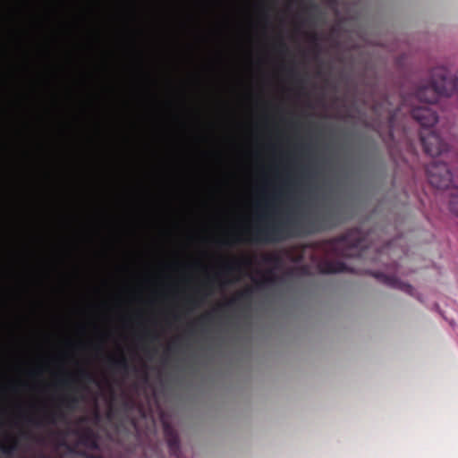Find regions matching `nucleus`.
Returning a JSON list of instances; mask_svg holds the SVG:
<instances>
[{
    "instance_id": "nucleus-12",
    "label": "nucleus",
    "mask_w": 458,
    "mask_h": 458,
    "mask_svg": "<svg viewBox=\"0 0 458 458\" xmlns=\"http://www.w3.org/2000/svg\"><path fill=\"white\" fill-rule=\"evenodd\" d=\"M108 366L112 370L123 372L124 374L128 373L130 369V364L123 355H121L117 359L109 358Z\"/></svg>"
},
{
    "instance_id": "nucleus-8",
    "label": "nucleus",
    "mask_w": 458,
    "mask_h": 458,
    "mask_svg": "<svg viewBox=\"0 0 458 458\" xmlns=\"http://www.w3.org/2000/svg\"><path fill=\"white\" fill-rule=\"evenodd\" d=\"M375 277L387 286L399 289L410 295H413L414 288L411 284L401 281L394 276H387L384 273H377L375 274Z\"/></svg>"
},
{
    "instance_id": "nucleus-2",
    "label": "nucleus",
    "mask_w": 458,
    "mask_h": 458,
    "mask_svg": "<svg viewBox=\"0 0 458 458\" xmlns=\"http://www.w3.org/2000/svg\"><path fill=\"white\" fill-rule=\"evenodd\" d=\"M296 184V181L287 182V186ZM288 192H290V187H288L287 192L283 191L276 192L272 196V201L267 202L266 206L267 208H273V216L266 213L259 216V219L264 221V225L256 227L252 231L253 242L262 243L279 242L303 233L330 230L343 223L344 219L341 215L331 208L309 219L307 223L296 217L294 216L295 212L290 208L286 209L285 212H278L274 204L281 202L284 198L290 199Z\"/></svg>"
},
{
    "instance_id": "nucleus-5",
    "label": "nucleus",
    "mask_w": 458,
    "mask_h": 458,
    "mask_svg": "<svg viewBox=\"0 0 458 458\" xmlns=\"http://www.w3.org/2000/svg\"><path fill=\"white\" fill-rule=\"evenodd\" d=\"M434 74L435 76H439L442 85H438V81H437L430 87L422 89L420 94L429 92L431 100L437 98V96L441 93L450 94V92H456L458 96V77L450 76L445 67L438 68Z\"/></svg>"
},
{
    "instance_id": "nucleus-3",
    "label": "nucleus",
    "mask_w": 458,
    "mask_h": 458,
    "mask_svg": "<svg viewBox=\"0 0 458 458\" xmlns=\"http://www.w3.org/2000/svg\"><path fill=\"white\" fill-rule=\"evenodd\" d=\"M330 247L338 256L352 257L365 247L364 239L358 229H351L341 236L331 240Z\"/></svg>"
},
{
    "instance_id": "nucleus-7",
    "label": "nucleus",
    "mask_w": 458,
    "mask_h": 458,
    "mask_svg": "<svg viewBox=\"0 0 458 458\" xmlns=\"http://www.w3.org/2000/svg\"><path fill=\"white\" fill-rule=\"evenodd\" d=\"M164 436L167 443V446L171 454L179 456L180 439L177 431L168 422H164Z\"/></svg>"
},
{
    "instance_id": "nucleus-14",
    "label": "nucleus",
    "mask_w": 458,
    "mask_h": 458,
    "mask_svg": "<svg viewBox=\"0 0 458 458\" xmlns=\"http://www.w3.org/2000/svg\"><path fill=\"white\" fill-rule=\"evenodd\" d=\"M18 448V440L14 437L9 439V443H1L0 451L5 455H12Z\"/></svg>"
},
{
    "instance_id": "nucleus-16",
    "label": "nucleus",
    "mask_w": 458,
    "mask_h": 458,
    "mask_svg": "<svg viewBox=\"0 0 458 458\" xmlns=\"http://www.w3.org/2000/svg\"><path fill=\"white\" fill-rule=\"evenodd\" d=\"M244 264V265H250V260L249 259H244L241 261H235L233 263H230L228 265H226L225 267V269L227 272H233V271H238L240 270L241 268V266Z\"/></svg>"
},
{
    "instance_id": "nucleus-6",
    "label": "nucleus",
    "mask_w": 458,
    "mask_h": 458,
    "mask_svg": "<svg viewBox=\"0 0 458 458\" xmlns=\"http://www.w3.org/2000/svg\"><path fill=\"white\" fill-rule=\"evenodd\" d=\"M66 419L64 411L61 408L47 411L40 418L29 417L27 421L34 426L41 427L43 425H55L59 421H64Z\"/></svg>"
},
{
    "instance_id": "nucleus-13",
    "label": "nucleus",
    "mask_w": 458,
    "mask_h": 458,
    "mask_svg": "<svg viewBox=\"0 0 458 458\" xmlns=\"http://www.w3.org/2000/svg\"><path fill=\"white\" fill-rule=\"evenodd\" d=\"M449 196V209L458 217V187L450 189ZM458 223V221H457Z\"/></svg>"
},
{
    "instance_id": "nucleus-1",
    "label": "nucleus",
    "mask_w": 458,
    "mask_h": 458,
    "mask_svg": "<svg viewBox=\"0 0 458 458\" xmlns=\"http://www.w3.org/2000/svg\"><path fill=\"white\" fill-rule=\"evenodd\" d=\"M441 66L435 67L430 72V79L425 84L420 85L415 92L408 97H401V105L395 109H392V104L387 97H384L380 101H375L372 105L373 112L382 118L386 116L387 125L389 129V136H394L395 129V123L401 112L407 111L411 116L420 123L422 130L420 131V139L425 153L431 157H437L447 151L448 145L445 142L438 134L430 130L434 126L438 116L437 112L433 109L432 105L437 103L442 97H450L456 95V92H450V94L441 93L436 99H430V93L425 92L420 94V91L428 87L433 85L437 81L438 85H442L439 76H435V72Z\"/></svg>"
},
{
    "instance_id": "nucleus-24",
    "label": "nucleus",
    "mask_w": 458,
    "mask_h": 458,
    "mask_svg": "<svg viewBox=\"0 0 458 458\" xmlns=\"http://www.w3.org/2000/svg\"><path fill=\"white\" fill-rule=\"evenodd\" d=\"M188 302L193 306H197L199 304V301L196 299H189Z\"/></svg>"
},
{
    "instance_id": "nucleus-15",
    "label": "nucleus",
    "mask_w": 458,
    "mask_h": 458,
    "mask_svg": "<svg viewBox=\"0 0 458 458\" xmlns=\"http://www.w3.org/2000/svg\"><path fill=\"white\" fill-rule=\"evenodd\" d=\"M79 403V398L76 395H65L60 400V405L67 410L72 411Z\"/></svg>"
},
{
    "instance_id": "nucleus-26",
    "label": "nucleus",
    "mask_w": 458,
    "mask_h": 458,
    "mask_svg": "<svg viewBox=\"0 0 458 458\" xmlns=\"http://www.w3.org/2000/svg\"><path fill=\"white\" fill-rule=\"evenodd\" d=\"M172 350H173V346H172V345H170V346L167 348V350H166V351H167V352H171Z\"/></svg>"
},
{
    "instance_id": "nucleus-18",
    "label": "nucleus",
    "mask_w": 458,
    "mask_h": 458,
    "mask_svg": "<svg viewBox=\"0 0 458 458\" xmlns=\"http://www.w3.org/2000/svg\"><path fill=\"white\" fill-rule=\"evenodd\" d=\"M78 375H79L80 378L82 380H85L88 382H92L94 380L93 375L86 369H81L79 371Z\"/></svg>"
},
{
    "instance_id": "nucleus-10",
    "label": "nucleus",
    "mask_w": 458,
    "mask_h": 458,
    "mask_svg": "<svg viewBox=\"0 0 458 458\" xmlns=\"http://www.w3.org/2000/svg\"><path fill=\"white\" fill-rule=\"evenodd\" d=\"M253 289L246 288L241 292H238L231 300L226 301L223 307L232 308L238 306L243 302H249L252 299Z\"/></svg>"
},
{
    "instance_id": "nucleus-22",
    "label": "nucleus",
    "mask_w": 458,
    "mask_h": 458,
    "mask_svg": "<svg viewBox=\"0 0 458 458\" xmlns=\"http://www.w3.org/2000/svg\"><path fill=\"white\" fill-rule=\"evenodd\" d=\"M61 385L65 386V387H69L70 386V384H71V381L70 379H63L60 381Z\"/></svg>"
},
{
    "instance_id": "nucleus-4",
    "label": "nucleus",
    "mask_w": 458,
    "mask_h": 458,
    "mask_svg": "<svg viewBox=\"0 0 458 458\" xmlns=\"http://www.w3.org/2000/svg\"><path fill=\"white\" fill-rule=\"evenodd\" d=\"M428 182L437 189L445 190L453 184V174L449 166L443 162L433 160L426 166Z\"/></svg>"
},
{
    "instance_id": "nucleus-17",
    "label": "nucleus",
    "mask_w": 458,
    "mask_h": 458,
    "mask_svg": "<svg viewBox=\"0 0 458 458\" xmlns=\"http://www.w3.org/2000/svg\"><path fill=\"white\" fill-rule=\"evenodd\" d=\"M276 277L274 276H266L262 280L256 282V286L259 289H263L268 284H272L276 282Z\"/></svg>"
},
{
    "instance_id": "nucleus-27",
    "label": "nucleus",
    "mask_w": 458,
    "mask_h": 458,
    "mask_svg": "<svg viewBox=\"0 0 458 458\" xmlns=\"http://www.w3.org/2000/svg\"><path fill=\"white\" fill-rule=\"evenodd\" d=\"M223 244L229 245V242H223Z\"/></svg>"
},
{
    "instance_id": "nucleus-9",
    "label": "nucleus",
    "mask_w": 458,
    "mask_h": 458,
    "mask_svg": "<svg viewBox=\"0 0 458 458\" xmlns=\"http://www.w3.org/2000/svg\"><path fill=\"white\" fill-rule=\"evenodd\" d=\"M318 269L322 274H335L346 272L347 266L342 261L324 260L319 263Z\"/></svg>"
},
{
    "instance_id": "nucleus-21",
    "label": "nucleus",
    "mask_w": 458,
    "mask_h": 458,
    "mask_svg": "<svg viewBox=\"0 0 458 458\" xmlns=\"http://www.w3.org/2000/svg\"><path fill=\"white\" fill-rule=\"evenodd\" d=\"M301 178L302 179H311L313 178V174L308 171L307 169H302L301 171Z\"/></svg>"
},
{
    "instance_id": "nucleus-23",
    "label": "nucleus",
    "mask_w": 458,
    "mask_h": 458,
    "mask_svg": "<svg viewBox=\"0 0 458 458\" xmlns=\"http://www.w3.org/2000/svg\"><path fill=\"white\" fill-rule=\"evenodd\" d=\"M310 41L312 42H317L318 41V35L316 33H312L310 34Z\"/></svg>"
},
{
    "instance_id": "nucleus-11",
    "label": "nucleus",
    "mask_w": 458,
    "mask_h": 458,
    "mask_svg": "<svg viewBox=\"0 0 458 458\" xmlns=\"http://www.w3.org/2000/svg\"><path fill=\"white\" fill-rule=\"evenodd\" d=\"M79 442L89 448L97 449L98 447V437L89 428L83 429L79 434Z\"/></svg>"
},
{
    "instance_id": "nucleus-25",
    "label": "nucleus",
    "mask_w": 458,
    "mask_h": 458,
    "mask_svg": "<svg viewBox=\"0 0 458 458\" xmlns=\"http://www.w3.org/2000/svg\"><path fill=\"white\" fill-rule=\"evenodd\" d=\"M287 71L291 76L296 75V72L293 67H290Z\"/></svg>"
},
{
    "instance_id": "nucleus-20",
    "label": "nucleus",
    "mask_w": 458,
    "mask_h": 458,
    "mask_svg": "<svg viewBox=\"0 0 458 458\" xmlns=\"http://www.w3.org/2000/svg\"><path fill=\"white\" fill-rule=\"evenodd\" d=\"M212 318H213V314L212 313H208V314H205V315L201 316L199 318L198 322L200 323L201 325H204L206 323L211 322Z\"/></svg>"
},
{
    "instance_id": "nucleus-19",
    "label": "nucleus",
    "mask_w": 458,
    "mask_h": 458,
    "mask_svg": "<svg viewBox=\"0 0 458 458\" xmlns=\"http://www.w3.org/2000/svg\"><path fill=\"white\" fill-rule=\"evenodd\" d=\"M276 47L280 53H286L288 51L287 45L282 38L278 40Z\"/></svg>"
}]
</instances>
